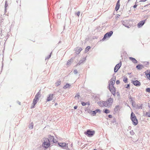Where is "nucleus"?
<instances>
[{"label": "nucleus", "instance_id": "obj_18", "mask_svg": "<svg viewBox=\"0 0 150 150\" xmlns=\"http://www.w3.org/2000/svg\"><path fill=\"white\" fill-rule=\"evenodd\" d=\"M136 68L140 70L143 68H144V66L142 64H138L136 66Z\"/></svg>", "mask_w": 150, "mask_h": 150}, {"label": "nucleus", "instance_id": "obj_21", "mask_svg": "<svg viewBox=\"0 0 150 150\" xmlns=\"http://www.w3.org/2000/svg\"><path fill=\"white\" fill-rule=\"evenodd\" d=\"M120 110V108L119 105H117L115 106V108L114 109V112L116 113L117 111Z\"/></svg>", "mask_w": 150, "mask_h": 150}, {"label": "nucleus", "instance_id": "obj_12", "mask_svg": "<svg viewBox=\"0 0 150 150\" xmlns=\"http://www.w3.org/2000/svg\"><path fill=\"white\" fill-rule=\"evenodd\" d=\"M120 0H118L116 3V5L115 7V10L116 11H117L119 8L120 7Z\"/></svg>", "mask_w": 150, "mask_h": 150}, {"label": "nucleus", "instance_id": "obj_16", "mask_svg": "<svg viewBox=\"0 0 150 150\" xmlns=\"http://www.w3.org/2000/svg\"><path fill=\"white\" fill-rule=\"evenodd\" d=\"M82 50V48L81 47H77L75 50V52L77 54H78Z\"/></svg>", "mask_w": 150, "mask_h": 150}, {"label": "nucleus", "instance_id": "obj_4", "mask_svg": "<svg viewBox=\"0 0 150 150\" xmlns=\"http://www.w3.org/2000/svg\"><path fill=\"white\" fill-rule=\"evenodd\" d=\"M113 31H110L109 32H108L106 33L105 35L102 40L104 41L107 38H110L113 34Z\"/></svg>", "mask_w": 150, "mask_h": 150}, {"label": "nucleus", "instance_id": "obj_2", "mask_svg": "<svg viewBox=\"0 0 150 150\" xmlns=\"http://www.w3.org/2000/svg\"><path fill=\"white\" fill-rule=\"evenodd\" d=\"M44 141L42 144V146L47 149L50 145V141L49 139L46 138L45 139Z\"/></svg>", "mask_w": 150, "mask_h": 150}, {"label": "nucleus", "instance_id": "obj_33", "mask_svg": "<svg viewBox=\"0 0 150 150\" xmlns=\"http://www.w3.org/2000/svg\"><path fill=\"white\" fill-rule=\"evenodd\" d=\"M123 81L125 83H127V79L126 76L125 77H124V78L123 79Z\"/></svg>", "mask_w": 150, "mask_h": 150}, {"label": "nucleus", "instance_id": "obj_44", "mask_svg": "<svg viewBox=\"0 0 150 150\" xmlns=\"http://www.w3.org/2000/svg\"><path fill=\"white\" fill-rule=\"evenodd\" d=\"M87 112H88V113H90V114H91V112H92V110H90V109H87Z\"/></svg>", "mask_w": 150, "mask_h": 150}, {"label": "nucleus", "instance_id": "obj_39", "mask_svg": "<svg viewBox=\"0 0 150 150\" xmlns=\"http://www.w3.org/2000/svg\"><path fill=\"white\" fill-rule=\"evenodd\" d=\"M125 88H130V85L129 84H127L126 85H125Z\"/></svg>", "mask_w": 150, "mask_h": 150}, {"label": "nucleus", "instance_id": "obj_25", "mask_svg": "<svg viewBox=\"0 0 150 150\" xmlns=\"http://www.w3.org/2000/svg\"><path fill=\"white\" fill-rule=\"evenodd\" d=\"M8 1L7 0H6L5 2V11H6V8L8 6Z\"/></svg>", "mask_w": 150, "mask_h": 150}, {"label": "nucleus", "instance_id": "obj_50", "mask_svg": "<svg viewBox=\"0 0 150 150\" xmlns=\"http://www.w3.org/2000/svg\"><path fill=\"white\" fill-rule=\"evenodd\" d=\"M74 72L75 74H76L78 73L77 70H74Z\"/></svg>", "mask_w": 150, "mask_h": 150}, {"label": "nucleus", "instance_id": "obj_43", "mask_svg": "<svg viewBox=\"0 0 150 150\" xmlns=\"http://www.w3.org/2000/svg\"><path fill=\"white\" fill-rule=\"evenodd\" d=\"M130 133L132 135H134L135 134L133 130H132L130 132Z\"/></svg>", "mask_w": 150, "mask_h": 150}, {"label": "nucleus", "instance_id": "obj_15", "mask_svg": "<svg viewBox=\"0 0 150 150\" xmlns=\"http://www.w3.org/2000/svg\"><path fill=\"white\" fill-rule=\"evenodd\" d=\"M121 22L122 24V25H124L125 27L129 28V26L128 25L127 23V21H121Z\"/></svg>", "mask_w": 150, "mask_h": 150}, {"label": "nucleus", "instance_id": "obj_48", "mask_svg": "<svg viewBox=\"0 0 150 150\" xmlns=\"http://www.w3.org/2000/svg\"><path fill=\"white\" fill-rule=\"evenodd\" d=\"M137 3V2L136 1L135 3V4L133 6V8H136L137 7V6L138 5L137 4H136Z\"/></svg>", "mask_w": 150, "mask_h": 150}, {"label": "nucleus", "instance_id": "obj_23", "mask_svg": "<svg viewBox=\"0 0 150 150\" xmlns=\"http://www.w3.org/2000/svg\"><path fill=\"white\" fill-rule=\"evenodd\" d=\"M49 139V140L50 141L52 142L54 140V137L53 136H52L51 135H50L48 136Z\"/></svg>", "mask_w": 150, "mask_h": 150}, {"label": "nucleus", "instance_id": "obj_41", "mask_svg": "<svg viewBox=\"0 0 150 150\" xmlns=\"http://www.w3.org/2000/svg\"><path fill=\"white\" fill-rule=\"evenodd\" d=\"M146 92L150 93V88H147L146 89Z\"/></svg>", "mask_w": 150, "mask_h": 150}, {"label": "nucleus", "instance_id": "obj_64", "mask_svg": "<svg viewBox=\"0 0 150 150\" xmlns=\"http://www.w3.org/2000/svg\"><path fill=\"white\" fill-rule=\"evenodd\" d=\"M93 150H97V149H93Z\"/></svg>", "mask_w": 150, "mask_h": 150}, {"label": "nucleus", "instance_id": "obj_27", "mask_svg": "<svg viewBox=\"0 0 150 150\" xmlns=\"http://www.w3.org/2000/svg\"><path fill=\"white\" fill-rule=\"evenodd\" d=\"M91 48V47L90 46H87L85 49V53L87 52Z\"/></svg>", "mask_w": 150, "mask_h": 150}, {"label": "nucleus", "instance_id": "obj_31", "mask_svg": "<svg viewBox=\"0 0 150 150\" xmlns=\"http://www.w3.org/2000/svg\"><path fill=\"white\" fill-rule=\"evenodd\" d=\"M142 104H139V105H137V108L138 109H142Z\"/></svg>", "mask_w": 150, "mask_h": 150}, {"label": "nucleus", "instance_id": "obj_8", "mask_svg": "<svg viewBox=\"0 0 150 150\" xmlns=\"http://www.w3.org/2000/svg\"><path fill=\"white\" fill-rule=\"evenodd\" d=\"M132 83H133L134 86H139L141 85V83L139 81H138L137 80L134 81H132Z\"/></svg>", "mask_w": 150, "mask_h": 150}, {"label": "nucleus", "instance_id": "obj_58", "mask_svg": "<svg viewBox=\"0 0 150 150\" xmlns=\"http://www.w3.org/2000/svg\"><path fill=\"white\" fill-rule=\"evenodd\" d=\"M88 105H89L90 104V102H88L86 103Z\"/></svg>", "mask_w": 150, "mask_h": 150}, {"label": "nucleus", "instance_id": "obj_34", "mask_svg": "<svg viewBox=\"0 0 150 150\" xmlns=\"http://www.w3.org/2000/svg\"><path fill=\"white\" fill-rule=\"evenodd\" d=\"M111 123L114 124V125L116 124V119L115 118H114L112 121H111Z\"/></svg>", "mask_w": 150, "mask_h": 150}, {"label": "nucleus", "instance_id": "obj_11", "mask_svg": "<svg viewBox=\"0 0 150 150\" xmlns=\"http://www.w3.org/2000/svg\"><path fill=\"white\" fill-rule=\"evenodd\" d=\"M146 19H145L144 20L142 21H140L139 23L137 24V26L139 28H141L142 27L144 24L145 23V21H146Z\"/></svg>", "mask_w": 150, "mask_h": 150}, {"label": "nucleus", "instance_id": "obj_1", "mask_svg": "<svg viewBox=\"0 0 150 150\" xmlns=\"http://www.w3.org/2000/svg\"><path fill=\"white\" fill-rule=\"evenodd\" d=\"M130 119L132 122V124L135 125H137L138 124V120L136 117L133 112H132L131 114Z\"/></svg>", "mask_w": 150, "mask_h": 150}, {"label": "nucleus", "instance_id": "obj_32", "mask_svg": "<svg viewBox=\"0 0 150 150\" xmlns=\"http://www.w3.org/2000/svg\"><path fill=\"white\" fill-rule=\"evenodd\" d=\"M55 84H56V86H59L60 85V84H61V81H58L56 82Z\"/></svg>", "mask_w": 150, "mask_h": 150}, {"label": "nucleus", "instance_id": "obj_47", "mask_svg": "<svg viewBox=\"0 0 150 150\" xmlns=\"http://www.w3.org/2000/svg\"><path fill=\"white\" fill-rule=\"evenodd\" d=\"M80 96V95H79V93H77L76 94V95L75 96V98H76V97H77L78 98V99L79 98V97Z\"/></svg>", "mask_w": 150, "mask_h": 150}, {"label": "nucleus", "instance_id": "obj_49", "mask_svg": "<svg viewBox=\"0 0 150 150\" xmlns=\"http://www.w3.org/2000/svg\"><path fill=\"white\" fill-rule=\"evenodd\" d=\"M64 149H65L67 150H70V149L68 147V144L67 145V146L65 147V148H64Z\"/></svg>", "mask_w": 150, "mask_h": 150}, {"label": "nucleus", "instance_id": "obj_46", "mask_svg": "<svg viewBox=\"0 0 150 150\" xmlns=\"http://www.w3.org/2000/svg\"><path fill=\"white\" fill-rule=\"evenodd\" d=\"M71 59H70L67 62V65H69V64L71 63Z\"/></svg>", "mask_w": 150, "mask_h": 150}, {"label": "nucleus", "instance_id": "obj_29", "mask_svg": "<svg viewBox=\"0 0 150 150\" xmlns=\"http://www.w3.org/2000/svg\"><path fill=\"white\" fill-rule=\"evenodd\" d=\"M103 112L104 113L107 114L110 112V110L107 109H105L103 110Z\"/></svg>", "mask_w": 150, "mask_h": 150}, {"label": "nucleus", "instance_id": "obj_37", "mask_svg": "<svg viewBox=\"0 0 150 150\" xmlns=\"http://www.w3.org/2000/svg\"><path fill=\"white\" fill-rule=\"evenodd\" d=\"M98 104L100 106H103V101L102 102H98Z\"/></svg>", "mask_w": 150, "mask_h": 150}, {"label": "nucleus", "instance_id": "obj_22", "mask_svg": "<svg viewBox=\"0 0 150 150\" xmlns=\"http://www.w3.org/2000/svg\"><path fill=\"white\" fill-rule=\"evenodd\" d=\"M108 102H109V105H111L113 103V98H109L107 100Z\"/></svg>", "mask_w": 150, "mask_h": 150}, {"label": "nucleus", "instance_id": "obj_56", "mask_svg": "<svg viewBox=\"0 0 150 150\" xmlns=\"http://www.w3.org/2000/svg\"><path fill=\"white\" fill-rule=\"evenodd\" d=\"M77 108V106H75L74 107V109L75 110Z\"/></svg>", "mask_w": 150, "mask_h": 150}, {"label": "nucleus", "instance_id": "obj_30", "mask_svg": "<svg viewBox=\"0 0 150 150\" xmlns=\"http://www.w3.org/2000/svg\"><path fill=\"white\" fill-rule=\"evenodd\" d=\"M128 98L129 99L131 100L130 102H132V105H133V103H134V101H133V100L132 99V98L131 96L130 95L129 96Z\"/></svg>", "mask_w": 150, "mask_h": 150}, {"label": "nucleus", "instance_id": "obj_14", "mask_svg": "<svg viewBox=\"0 0 150 150\" xmlns=\"http://www.w3.org/2000/svg\"><path fill=\"white\" fill-rule=\"evenodd\" d=\"M41 94L40 90L35 95V98L38 100H39V98L40 97Z\"/></svg>", "mask_w": 150, "mask_h": 150}, {"label": "nucleus", "instance_id": "obj_55", "mask_svg": "<svg viewBox=\"0 0 150 150\" xmlns=\"http://www.w3.org/2000/svg\"><path fill=\"white\" fill-rule=\"evenodd\" d=\"M34 106H35V105H34V104H33V103H32V105L31 106V108H34Z\"/></svg>", "mask_w": 150, "mask_h": 150}, {"label": "nucleus", "instance_id": "obj_52", "mask_svg": "<svg viewBox=\"0 0 150 150\" xmlns=\"http://www.w3.org/2000/svg\"><path fill=\"white\" fill-rule=\"evenodd\" d=\"M120 83V81L119 80H117L116 81V83L117 84H119Z\"/></svg>", "mask_w": 150, "mask_h": 150}, {"label": "nucleus", "instance_id": "obj_62", "mask_svg": "<svg viewBox=\"0 0 150 150\" xmlns=\"http://www.w3.org/2000/svg\"><path fill=\"white\" fill-rule=\"evenodd\" d=\"M1 32H2V30H1V32H0V34H1Z\"/></svg>", "mask_w": 150, "mask_h": 150}, {"label": "nucleus", "instance_id": "obj_19", "mask_svg": "<svg viewBox=\"0 0 150 150\" xmlns=\"http://www.w3.org/2000/svg\"><path fill=\"white\" fill-rule=\"evenodd\" d=\"M86 60V58H83L82 59L80 60L79 62L76 65V66H77L80 65L81 64L83 63V62H84Z\"/></svg>", "mask_w": 150, "mask_h": 150}, {"label": "nucleus", "instance_id": "obj_10", "mask_svg": "<svg viewBox=\"0 0 150 150\" xmlns=\"http://www.w3.org/2000/svg\"><path fill=\"white\" fill-rule=\"evenodd\" d=\"M58 144L59 147H61L62 149H64L67 145H68V144H66L64 142L59 143H58Z\"/></svg>", "mask_w": 150, "mask_h": 150}, {"label": "nucleus", "instance_id": "obj_5", "mask_svg": "<svg viewBox=\"0 0 150 150\" xmlns=\"http://www.w3.org/2000/svg\"><path fill=\"white\" fill-rule=\"evenodd\" d=\"M108 88L109 89L111 93L114 96L116 94V89L115 88L114 86L112 87L111 86L109 85L108 86Z\"/></svg>", "mask_w": 150, "mask_h": 150}, {"label": "nucleus", "instance_id": "obj_35", "mask_svg": "<svg viewBox=\"0 0 150 150\" xmlns=\"http://www.w3.org/2000/svg\"><path fill=\"white\" fill-rule=\"evenodd\" d=\"M52 53V52H51V53L50 54L47 56V57L45 58V60H46L48 59H49V58H50L51 56V54Z\"/></svg>", "mask_w": 150, "mask_h": 150}, {"label": "nucleus", "instance_id": "obj_63", "mask_svg": "<svg viewBox=\"0 0 150 150\" xmlns=\"http://www.w3.org/2000/svg\"><path fill=\"white\" fill-rule=\"evenodd\" d=\"M147 64H149V63H148V62H147Z\"/></svg>", "mask_w": 150, "mask_h": 150}, {"label": "nucleus", "instance_id": "obj_54", "mask_svg": "<svg viewBox=\"0 0 150 150\" xmlns=\"http://www.w3.org/2000/svg\"><path fill=\"white\" fill-rule=\"evenodd\" d=\"M108 117L110 118H112V116L111 115H108Z\"/></svg>", "mask_w": 150, "mask_h": 150}, {"label": "nucleus", "instance_id": "obj_53", "mask_svg": "<svg viewBox=\"0 0 150 150\" xmlns=\"http://www.w3.org/2000/svg\"><path fill=\"white\" fill-rule=\"evenodd\" d=\"M116 95L117 96H120V94L119 92H117L116 93Z\"/></svg>", "mask_w": 150, "mask_h": 150}, {"label": "nucleus", "instance_id": "obj_17", "mask_svg": "<svg viewBox=\"0 0 150 150\" xmlns=\"http://www.w3.org/2000/svg\"><path fill=\"white\" fill-rule=\"evenodd\" d=\"M129 59L134 64H136L138 63V61L137 60L134 58L130 57H129Z\"/></svg>", "mask_w": 150, "mask_h": 150}, {"label": "nucleus", "instance_id": "obj_40", "mask_svg": "<svg viewBox=\"0 0 150 150\" xmlns=\"http://www.w3.org/2000/svg\"><path fill=\"white\" fill-rule=\"evenodd\" d=\"M96 114V112L95 111H92L91 114L93 116H95Z\"/></svg>", "mask_w": 150, "mask_h": 150}, {"label": "nucleus", "instance_id": "obj_9", "mask_svg": "<svg viewBox=\"0 0 150 150\" xmlns=\"http://www.w3.org/2000/svg\"><path fill=\"white\" fill-rule=\"evenodd\" d=\"M55 94L53 93L49 94L47 99L46 102H49L52 100L53 98V96Z\"/></svg>", "mask_w": 150, "mask_h": 150}, {"label": "nucleus", "instance_id": "obj_38", "mask_svg": "<svg viewBox=\"0 0 150 150\" xmlns=\"http://www.w3.org/2000/svg\"><path fill=\"white\" fill-rule=\"evenodd\" d=\"M95 111L96 113L98 112L100 114L101 112V110L99 109H97Z\"/></svg>", "mask_w": 150, "mask_h": 150}, {"label": "nucleus", "instance_id": "obj_24", "mask_svg": "<svg viewBox=\"0 0 150 150\" xmlns=\"http://www.w3.org/2000/svg\"><path fill=\"white\" fill-rule=\"evenodd\" d=\"M71 86V85L69 83H67L66 84L64 85L63 87V88L64 89H66L69 87H70Z\"/></svg>", "mask_w": 150, "mask_h": 150}, {"label": "nucleus", "instance_id": "obj_61", "mask_svg": "<svg viewBox=\"0 0 150 150\" xmlns=\"http://www.w3.org/2000/svg\"><path fill=\"white\" fill-rule=\"evenodd\" d=\"M128 74H131V73H128Z\"/></svg>", "mask_w": 150, "mask_h": 150}, {"label": "nucleus", "instance_id": "obj_26", "mask_svg": "<svg viewBox=\"0 0 150 150\" xmlns=\"http://www.w3.org/2000/svg\"><path fill=\"white\" fill-rule=\"evenodd\" d=\"M29 128L30 129H32L33 128V122H31L29 125Z\"/></svg>", "mask_w": 150, "mask_h": 150}, {"label": "nucleus", "instance_id": "obj_6", "mask_svg": "<svg viewBox=\"0 0 150 150\" xmlns=\"http://www.w3.org/2000/svg\"><path fill=\"white\" fill-rule=\"evenodd\" d=\"M122 65V63L121 62L118 63L117 64L114 68V72L115 73L117 72L119 69L120 68L121 66Z\"/></svg>", "mask_w": 150, "mask_h": 150}, {"label": "nucleus", "instance_id": "obj_51", "mask_svg": "<svg viewBox=\"0 0 150 150\" xmlns=\"http://www.w3.org/2000/svg\"><path fill=\"white\" fill-rule=\"evenodd\" d=\"M53 143H57L58 142V141L56 139H55L54 138V140L53 141Z\"/></svg>", "mask_w": 150, "mask_h": 150}, {"label": "nucleus", "instance_id": "obj_59", "mask_svg": "<svg viewBox=\"0 0 150 150\" xmlns=\"http://www.w3.org/2000/svg\"><path fill=\"white\" fill-rule=\"evenodd\" d=\"M87 109H89V108H85V111H87Z\"/></svg>", "mask_w": 150, "mask_h": 150}, {"label": "nucleus", "instance_id": "obj_45", "mask_svg": "<svg viewBox=\"0 0 150 150\" xmlns=\"http://www.w3.org/2000/svg\"><path fill=\"white\" fill-rule=\"evenodd\" d=\"M80 11H78L77 13H76L75 14L76 15L78 16H79L80 15Z\"/></svg>", "mask_w": 150, "mask_h": 150}, {"label": "nucleus", "instance_id": "obj_42", "mask_svg": "<svg viewBox=\"0 0 150 150\" xmlns=\"http://www.w3.org/2000/svg\"><path fill=\"white\" fill-rule=\"evenodd\" d=\"M81 104L82 106H84L87 105V103H85L83 101H82L81 102Z\"/></svg>", "mask_w": 150, "mask_h": 150}, {"label": "nucleus", "instance_id": "obj_7", "mask_svg": "<svg viewBox=\"0 0 150 150\" xmlns=\"http://www.w3.org/2000/svg\"><path fill=\"white\" fill-rule=\"evenodd\" d=\"M115 76L113 77V78H112L111 79L109 85H111V86H114V85L115 84Z\"/></svg>", "mask_w": 150, "mask_h": 150}, {"label": "nucleus", "instance_id": "obj_28", "mask_svg": "<svg viewBox=\"0 0 150 150\" xmlns=\"http://www.w3.org/2000/svg\"><path fill=\"white\" fill-rule=\"evenodd\" d=\"M38 100L36 99L35 98L33 100V104H34V105H35L36 104Z\"/></svg>", "mask_w": 150, "mask_h": 150}, {"label": "nucleus", "instance_id": "obj_60", "mask_svg": "<svg viewBox=\"0 0 150 150\" xmlns=\"http://www.w3.org/2000/svg\"><path fill=\"white\" fill-rule=\"evenodd\" d=\"M74 59V58H72L71 59V60H73Z\"/></svg>", "mask_w": 150, "mask_h": 150}, {"label": "nucleus", "instance_id": "obj_20", "mask_svg": "<svg viewBox=\"0 0 150 150\" xmlns=\"http://www.w3.org/2000/svg\"><path fill=\"white\" fill-rule=\"evenodd\" d=\"M103 106H104L108 107V106H109L110 105H109V102H108L107 100L105 101H103Z\"/></svg>", "mask_w": 150, "mask_h": 150}, {"label": "nucleus", "instance_id": "obj_57", "mask_svg": "<svg viewBox=\"0 0 150 150\" xmlns=\"http://www.w3.org/2000/svg\"><path fill=\"white\" fill-rule=\"evenodd\" d=\"M150 5V4H147L145 5L144 6V7H146V6H148L149 5Z\"/></svg>", "mask_w": 150, "mask_h": 150}, {"label": "nucleus", "instance_id": "obj_13", "mask_svg": "<svg viewBox=\"0 0 150 150\" xmlns=\"http://www.w3.org/2000/svg\"><path fill=\"white\" fill-rule=\"evenodd\" d=\"M145 75L146 76L147 78L149 80H150V70H147L145 72Z\"/></svg>", "mask_w": 150, "mask_h": 150}, {"label": "nucleus", "instance_id": "obj_36", "mask_svg": "<svg viewBox=\"0 0 150 150\" xmlns=\"http://www.w3.org/2000/svg\"><path fill=\"white\" fill-rule=\"evenodd\" d=\"M144 116H147V117H150V112H146L145 115Z\"/></svg>", "mask_w": 150, "mask_h": 150}, {"label": "nucleus", "instance_id": "obj_3", "mask_svg": "<svg viewBox=\"0 0 150 150\" xmlns=\"http://www.w3.org/2000/svg\"><path fill=\"white\" fill-rule=\"evenodd\" d=\"M95 133L94 130L91 131V129H87L86 132H84V134L89 137H92Z\"/></svg>", "mask_w": 150, "mask_h": 150}]
</instances>
